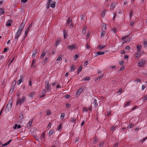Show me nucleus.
<instances>
[{
	"instance_id": "obj_8",
	"label": "nucleus",
	"mask_w": 147,
	"mask_h": 147,
	"mask_svg": "<svg viewBox=\"0 0 147 147\" xmlns=\"http://www.w3.org/2000/svg\"><path fill=\"white\" fill-rule=\"evenodd\" d=\"M21 127L20 125H18L16 124H15L14 126L13 127V129H16V128L20 129Z\"/></svg>"
},
{
	"instance_id": "obj_40",
	"label": "nucleus",
	"mask_w": 147,
	"mask_h": 147,
	"mask_svg": "<svg viewBox=\"0 0 147 147\" xmlns=\"http://www.w3.org/2000/svg\"><path fill=\"white\" fill-rule=\"evenodd\" d=\"M106 12V10H105L104 11H102L101 13V15L102 16H104L105 15V13Z\"/></svg>"
},
{
	"instance_id": "obj_46",
	"label": "nucleus",
	"mask_w": 147,
	"mask_h": 147,
	"mask_svg": "<svg viewBox=\"0 0 147 147\" xmlns=\"http://www.w3.org/2000/svg\"><path fill=\"white\" fill-rule=\"evenodd\" d=\"M133 13V11L132 10H131L129 13V16L130 17V19L131 18Z\"/></svg>"
},
{
	"instance_id": "obj_28",
	"label": "nucleus",
	"mask_w": 147,
	"mask_h": 147,
	"mask_svg": "<svg viewBox=\"0 0 147 147\" xmlns=\"http://www.w3.org/2000/svg\"><path fill=\"white\" fill-rule=\"evenodd\" d=\"M75 68V66L74 65H72L71 67V71H73L74 70Z\"/></svg>"
},
{
	"instance_id": "obj_13",
	"label": "nucleus",
	"mask_w": 147,
	"mask_h": 147,
	"mask_svg": "<svg viewBox=\"0 0 147 147\" xmlns=\"http://www.w3.org/2000/svg\"><path fill=\"white\" fill-rule=\"evenodd\" d=\"M25 25V23H24L23 22L20 25L19 28L20 29H23Z\"/></svg>"
},
{
	"instance_id": "obj_62",
	"label": "nucleus",
	"mask_w": 147,
	"mask_h": 147,
	"mask_svg": "<svg viewBox=\"0 0 147 147\" xmlns=\"http://www.w3.org/2000/svg\"><path fill=\"white\" fill-rule=\"evenodd\" d=\"M88 61H86L84 63V66H85L88 64Z\"/></svg>"
},
{
	"instance_id": "obj_64",
	"label": "nucleus",
	"mask_w": 147,
	"mask_h": 147,
	"mask_svg": "<svg viewBox=\"0 0 147 147\" xmlns=\"http://www.w3.org/2000/svg\"><path fill=\"white\" fill-rule=\"evenodd\" d=\"M90 37V34L89 33H88L87 34L86 38H88Z\"/></svg>"
},
{
	"instance_id": "obj_56",
	"label": "nucleus",
	"mask_w": 147,
	"mask_h": 147,
	"mask_svg": "<svg viewBox=\"0 0 147 147\" xmlns=\"http://www.w3.org/2000/svg\"><path fill=\"white\" fill-rule=\"evenodd\" d=\"M47 115H49L51 114V112L49 110H47Z\"/></svg>"
},
{
	"instance_id": "obj_58",
	"label": "nucleus",
	"mask_w": 147,
	"mask_h": 147,
	"mask_svg": "<svg viewBox=\"0 0 147 147\" xmlns=\"http://www.w3.org/2000/svg\"><path fill=\"white\" fill-rule=\"evenodd\" d=\"M119 64L121 65H124V63L123 61H120V62L119 63Z\"/></svg>"
},
{
	"instance_id": "obj_45",
	"label": "nucleus",
	"mask_w": 147,
	"mask_h": 147,
	"mask_svg": "<svg viewBox=\"0 0 147 147\" xmlns=\"http://www.w3.org/2000/svg\"><path fill=\"white\" fill-rule=\"evenodd\" d=\"M65 117V114L64 113H62L61 114V119H63Z\"/></svg>"
},
{
	"instance_id": "obj_47",
	"label": "nucleus",
	"mask_w": 147,
	"mask_h": 147,
	"mask_svg": "<svg viewBox=\"0 0 147 147\" xmlns=\"http://www.w3.org/2000/svg\"><path fill=\"white\" fill-rule=\"evenodd\" d=\"M143 101H145L147 100V95H146L143 99Z\"/></svg>"
},
{
	"instance_id": "obj_41",
	"label": "nucleus",
	"mask_w": 147,
	"mask_h": 147,
	"mask_svg": "<svg viewBox=\"0 0 147 147\" xmlns=\"http://www.w3.org/2000/svg\"><path fill=\"white\" fill-rule=\"evenodd\" d=\"M136 55V57L137 58H139V57H140V53H137L135 55Z\"/></svg>"
},
{
	"instance_id": "obj_36",
	"label": "nucleus",
	"mask_w": 147,
	"mask_h": 147,
	"mask_svg": "<svg viewBox=\"0 0 147 147\" xmlns=\"http://www.w3.org/2000/svg\"><path fill=\"white\" fill-rule=\"evenodd\" d=\"M4 13V10L3 9H0V15L3 14Z\"/></svg>"
},
{
	"instance_id": "obj_42",
	"label": "nucleus",
	"mask_w": 147,
	"mask_h": 147,
	"mask_svg": "<svg viewBox=\"0 0 147 147\" xmlns=\"http://www.w3.org/2000/svg\"><path fill=\"white\" fill-rule=\"evenodd\" d=\"M76 121V119L75 118H71V121L73 123H74Z\"/></svg>"
},
{
	"instance_id": "obj_19",
	"label": "nucleus",
	"mask_w": 147,
	"mask_h": 147,
	"mask_svg": "<svg viewBox=\"0 0 147 147\" xmlns=\"http://www.w3.org/2000/svg\"><path fill=\"white\" fill-rule=\"evenodd\" d=\"M142 47V45L137 46V51H138V52H140V50H141L140 49H141Z\"/></svg>"
},
{
	"instance_id": "obj_53",
	"label": "nucleus",
	"mask_w": 147,
	"mask_h": 147,
	"mask_svg": "<svg viewBox=\"0 0 147 147\" xmlns=\"http://www.w3.org/2000/svg\"><path fill=\"white\" fill-rule=\"evenodd\" d=\"M33 120H34V118H33L31 120H30L29 121V122L28 123V124H29L30 125H31L32 124V121Z\"/></svg>"
},
{
	"instance_id": "obj_57",
	"label": "nucleus",
	"mask_w": 147,
	"mask_h": 147,
	"mask_svg": "<svg viewBox=\"0 0 147 147\" xmlns=\"http://www.w3.org/2000/svg\"><path fill=\"white\" fill-rule=\"evenodd\" d=\"M16 83V81H14L12 84V86L14 87V85H15Z\"/></svg>"
},
{
	"instance_id": "obj_1",
	"label": "nucleus",
	"mask_w": 147,
	"mask_h": 147,
	"mask_svg": "<svg viewBox=\"0 0 147 147\" xmlns=\"http://www.w3.org/2000/svg\"><path fill=\"white\" fill-rule=\"evenodd\" d=\"M25 99L26 97L25 96H24L21 99H20V98H18L16 104L17 105L19 104L20 105L24 102Z\"/></svg>"
},
{
	"instance_id": "obj_44",
	"label": "nucleus",
	"mask_w": 147,
	"mask_h": 147,
	"mask_svg": "<svg viewBox=\"0 0 147 147\" xmlns=\"http://www.w3.org/2000/svg\"><path fill=\"white\" fill-rule=\"evenodd\" d=\"M144 46L145 47H147V41H146L145 40L144 41Z\"/></svg>"
},
{
	"instance_id": "obj_51",
	"label": "nucleus",
	"mask_w": 147,
	"mask_h": 147,
	"mask_svg": "<svg viewBox=\"0 0 147 147\" xmlns=\"http://www.w3.org/2000/svg\"><path fill=\"white\" fill-rule=\"evenodd\" d=\"M59 44V41H57L56 43L55 44V45L57 46Z\"/></svg>"
},
{
	"instance_id": "obj_54",
	"label": "nucleus",
	"mask_w": 147,
	"mask_h": 147,
	"mask_svg": "<svg viewBox=\"0 0 147 147\" xmlns=\"http://www.w3.org/2000/svg\"><path fill=\"white\" fill-rule=\"evenodd\" d=\"M147 138V137L143 138L141 141V143H143Z\"/></svg>"
},
{
	"instance_id": "obj_60",
	"label": "nucleus",
	"mask_w": 147,
	"mask_h": 147,
	"mask_svg": "<svg viewBox=\"0 0 147 147\" xmlns=\"http://www.w3.org/2000/svg\"><path fill=\"white\" fill-rule=\"evenodd\" d=\"M50 5V4L49 3H47V5H47V9H48L49 8Z\"/></svg>"
},
{
	"instance_id": "obj_30",
	"label": "nucleus",
	"mask_w": 147,
	"mask_h": 147,
	"mask_svg": "<svg viewBox=\"0 0 147 147\" xmlns=\"http://www.w3.org/2000/svg\"><path fill=\"white\" fill-rule=\"evenodd\" d=\"M67 35V32H66V31L65 30L63 32L64 38L65 39H66V36Z\"/></svg>"
},
{
	"instance_id": "obj_6",
	"label": "nucleus",
	"mask_w": 147,
	"mask_h": 147,
	"mask_svg": "<svg viewBox=\"0 0 147 147\" xmlns=\"http://www.w3.org/2000/svg\"><path fill=\"white\" fill-rule=\"evenodd\" d=\"M45 88L47 90H49L50 88V86L49 84V83L48 81H45Z\"/></svg>"
},
{
	"instance_id": "obj_25",
	"label": "nucleus",
	"mask_w": 147,
	"mask_h": 147,
	"mask_svg": "<svg viewBox=\"0 0 147 147\" xmlns=\"http://www.w3.org/2000/svg\"><path fill=\"white\" fill-rule=\"evenodd\" d=\"M19 118L20 120H22L23 118V115L22 113H21L19 117Z\"/></svg>"
},
{
	"instance_id": "obj_12",
	"label": "nucleus",
	"mask_w": 147,
	"mask_h": 147,
	"mask_svg": "<svg viewBox=\"0 0 147 147\" xmlns=\"http://www.w3.org/2000/svg\"><path fill=\"white\" fill-rule=\"evenodd\" d=\"M86 27H84L82 30V34L84 35L86 33Z\"/></svg>"
},
{
	"instance_id": "obj_4",
	"label": "nucleus",
	"mask_w": 147,
	"mask_h": 147,
	"mask_svg": "<svg viewBox=\"0 0 147 147\" xmlns=\"http://www.w3.org/2000/svg\"><path fill=\"white\" fill-rule=\"evenodd\" d=\"M12 107V104L11 103H9L7 104V105L6 106L5 111L6 112H8L9 111L11 108Z\"/></svg>"
},
{
	"instance_id": "obj_18",
	"label": "nucleus",
	"mask_w": 147,
	"mask_h": 147,
	"mask_svg": "<svg viewBox=\"0 0 147 147\" xmlns=\"http://www.w3.org/2000/svg\"><path fill=\"white\" fill-rule=\"evenodd\" d=\"M55 4H56V2L55 1H53L50 5V6L52 8H54L55 7Z\"/></svg>"
},
{
	"instance_id": "obj_38",
	"label": "nucleus",
	"mask_w": 147,
	"mask_h": 147,
	"mask_svg": "<svg viewBox=\"0 0 147 147\" xmlns=\"http://www.w3.org/2000/svg\"><path fill=\"white\" fill-rule=\"evenodd\" d=\"M105 32H104V31H102V32L101 33V38L102 37L105 35Z\"/></svg>"
},
{
	"instance_id": "obj_32",
	"label": "nucleus",
	"mask_w": 147,
	"mask_h": 147,
	"mask_svg": "<svg viewBox=\"0 0 147 147\" xmlns=\"http://www.w3.org/2000/svg\"><path fill=\"white\" fill-rule=\"evenodd\" d=\"M62 127V124H60L59 125L58 127H57V129L58 130H60L61 129V128Z\"/></svg>"
},
{
	"instance_id": "obj_35",
	"label": "nucleus",
	"mask_w": 147,
	"mask_h": 147,
	"mask_svg": "<svg viewBox=\"0 0 147 147\" xmlns=\"http://www.w3.org/2000/svg\"><path fill=\"white\" fill-rule=\"evenodd\" d=\"M90 79V78L89 77H86V78H84L82 79V80L84 81L87 80L89 81Z\"/></svg>"
},
{
	"instance_id": "obj_34",
	"label": "nucleus",
	"mask_w": 147,
	"mask_h": 147,
	"mask_svg": "<svg viewBox=\"0 0 147 147\" xmlns=\"http://www.w3.org/2000/svg\"><path fill=\"white\" fill-rule=\"evenodd\" d=\"M94 140L93 141V143L94 144H95L96 143V142H97L98 140V138L96 137H94Z\"/></svg>"
},
{
	"instance_id": "obj_49",
	"label": "nucleus",
	"mask_w": 147,
	"mask_h": 147,
	"mask_svg": "<svg viewBox=\"0 0 147 147\" xmlns=\"http://www.w3.org/2000/svg\"><path fill=\"white\" fill-rule=\"evenodd\" d=\"M66 105L67 108H69L71 106V105L70 104L68 103H66Z\"/></svg>"
},
{
	"instance_id": "obj_21",
	"label": "nucleus",
	"mask_w": 147,
	"mask_h": 147,
	"mask_svg": "<svg viewBox=\"0 0 147 147\" xmlns=\"http://www.w3.org/2000/svg\"><path fill=\"white\" fill-rule=\"evenodd\" d=\"M20 35L18 34V33H16L15 37V39H16V41H17L18 39V38L20 36Z\"/></svg>"
},
{
	"instance_id": "obj_31",
	"label": "nucleus",
	"mask_w": 147,
	"mask_h": 147,
	"mask_svg": "<svg viewBox=\"0 0 147 147\" xmlns=\"http://www.w3.org/2000/svg\"><path fill=\"white\" fill-rule=\"evenodd\" d=\"M35 93L34 92L31 93L29 95V96L30 97V98H32L33 95H34Z\"/></svg>"
},
{
	"instance_id": "obj_3",
	"label": "nucleus",
	"mask_w": 147,
	"mask_h": 147,
	"mask_svg": "<svg viewBox=\"0 0 147 147\" xmlns=\"http://www.w3.org/2000/svg\"><path fill=\"white\" fill-rule=\"evenodd\" d=\"M32 24H30L29 26L26 29L25 32V36L23 38V39H24L26 37L27 35V33L28 31L30 30V29L32 28Z\"/></svg>"
},
{
	"instance_id": "obj_26",
	"label": "nucleus",
	"mask_w": 147,
	"mask_h": 147,
	"mask_svg": "<svg viewBox=\"0 0 147 147\" xmlns=\"http://www.w3.org/2000/svg\"><path fill=\"white\" fill-rule=\"evenodd\" d=\"M105 47V46H101V45H99L98 47V49H103Z\"/></svg>"
},
{
	"instance_id": "obj_29",
	"label": "nucleus",
	"mask_w": 147,
	"mask_h": 147,
	"mask_svg": "<svg viewBox=\"0 0 147 147\" xmlns=\"http://www.w3.org/2000/svg\"><path fill=\"white\" fill-rule=\"evenodd\" d=\"M45 132H43L42 133V134L41 136L40 137L42 139H44L45 138Z\"/></svg>"
},
{
	"instance_id": "obj_63",
	"label": "nucleus",
	"mask_w": 147,
	"mask_h": 147,
	"mask_svg": "<svg viewBox=\"0 0 147 147\" xmlns=\"http://www.w3.org/2000/svg\"><path fill=\"white\" fill-rule=\"evenodd\" d=\"M118 145V143H115L113 146V147H117Z\"/></svg>"
},
{
	"instance_id": "obj_43",
	"label": "nucleus",
	"mask_w": 147,
	"mask_h": 147,
	"mask_svg": "<svg viewBox=\"0 0 147 147\" xmlns=\"http://www.w3.org/2000/svg\"><path fill=\"white\" fill-rule=\"evenodd\" d=\"M36 53H37V51H36V50H35L33 52L32 55V56H33V55L35 56L36 55Z\"/></svg>"
},
{
	"instance_id": "obj_52",
	"label": "nucleus",
	"mask_w": 147,
	"mask_h": 147,
	"mask_svg": "<svg viewBox=\"0 0 147 147\" xmlns=\"http://www.w3.org/2000/svg\"><path fill=\"white\" fill-rule=\"evenodd\" d=\"M130 38H128L126 39L125 40V42H127L129 41L130 40Z\"/></svg>"
},
{
	"instance_id": "obj_24",
	"label": "nucleus",
	"mask_w": 147,
	"mask_h": 147,
	"mask_svg": "<svg viewBox=\"0 0 147 147\" xmlns=\"http://www.w3.org/2000/svg\"><path fill=\"white\" fill-rule=\"evenodd\" d=\"M122 92V88H120L119 90V91L117 92L118 95L120 94Z\"/></svg>"
},
{
	"instance_id": "obj_39",
	"label": "nucleus",
	"mask_w": 147,
	"mask_h": 147,
	"mask_svg": "<svg viewBox=\"0 0 147 147\" xmlns=\"http://www.w3.org/2000/svg\"><path fill=\"white\" fill-rule=\"evenodd\" d=\"M82 91V88H80L79 89V90L77 91V93H79V95L81 93Z\"/></svg>"
},
{
	"instance_id": "obj_48",
	"label": "nucleus",
	"mask_w": 147,
	"mask_h": 147,
	"mask_svg": "<svg viewBox=\"0 0 147 147\" xmlns=\"http://www.w3.org/2000/svg\"><path fill=\"white\" fill-rule=\"evenodd\" d=\"M53 133V130H51L49 131V135H50V136Z\"/></svg>"
},
{
	"instance_id": "obj_37",
	"label": "nucleus",
	"mask_w": 147,
	"mask_h": 147,
	"mask_svg": "<svg viewBox=\"0 0 147 147\" xmlns=\"http://www.w3.org/2000/svg\"><path fill=\"white\" fill-rule=\"evenodd\" d=\"M97 54L98 55H102L105 54L104 52H97Z\"/></svg>"
},
{
	"instance_id": "obj_2",
	"label": "nucleus",
	"mask_w": 147,
	"mask_h": 147,
	"mask_svg": "<svg viewBox=\"0 0 147 147\" xmlns=\"http://www.w3.org/2000/svg\"><path fill=\"white\" fill-rule=\"evenodd\" d=\"M146 61L144 60H140L139 61L138 63V66L140 67H143L145 65Z\"/></svg>"
},
{
	"instance_id": "obj_16",
	"label": "nucleus",
	"mask_w": 147,
	"mask_h": 147,
	"mask_svg": "<svg viewBox=\"0 0 147 147\" xmlns=\"http://www.w3.org/2000/svg\"><path fill=\"white\" fill-rule=\"evenodd\" d=\"M79 57V55H75L74 57V61H76Z\"/></svg>"
},
{
	"instance_id": "obj_11",
	"label": "nucleus",
	"mask_w": 147,
	"mask_h": 147,
	"mask_svg": "<svg viewBox=\"0 0 147 147\" xmlns=\"http://www.w3.org/2000/svg\"><path fill=\"white\" fill-rule=\"evenodd\" d=\"M93 104H94V106L95 108H96L98 106V104L97 102V100L96 99L94 100V101L93 103Z\"/></svg>"
},
{
	"instance_id": "obj_14",
	"label": "nucleus",
	"mask_w": 147,
	"mask_h": 147,
	"mask_svg": "<svg viewBox=\"0 0 147 147\" xmlns=\"http://www.w3.org/2000/svg\"><path fill=\"white\" fill-rule=\"evenodd\" d=\"M46 52L45 51H44L42 53V55H41L40 58L41 59H43V57L45 56V53Z\"/></svg>"
},
{
	"instance_id": "obj_17",
	"label": "nucleus",
	"mask_w": 147,
	"mask_h": 147,
	"mask_svg": "<svg viewBox=\"0 0 147 147\" xmlns=\"http://www.w3.org/2000/svg\"><path fill=\"white\" fill-rule=\"evenodd\" d=\"M134 126V124L132 123H130L128 126L127 127L126 129H129L131 128L132 127Z\"/></svg>"
},
{
	"instance_id": "obj_33",
	"label": "nucleus",
	"mask_w": 147,
	"mask_h": 147,
	"mask_svg": "<svg viewBox=\"0 0 147 147\" xmlns=\"http://www.w3.org/2000/svg\"><path fill=\"white\" fill-rule=\"evenodd\" d=\"M62 60V56L60 55L56 59V61H61Z\"/></svg>"
},
{
	"instance_id": "obj_61",
	"label": "nucleus",
	"mask_w": 147,
	"mask_h": 147,
	"mask_svg": "<svg viewBox=\"0 0 147 147\" xmlns=\"http://www.w3.org/2000/svg\"><path fill=\"white\" fill-rule=\"evenodd\" d=\"M46 89H44L42 91V94H46Z\"/></svg>"
},
{
	"instance_id": "obj_20",
	"label": "nucleus",
	"mask_w": 147,
	"mask_h": 147,
	"mask_svg": "<svg viewBox=\"0 0 147 147\" xmlns=\"http://www.w3.org/2000/svg\"><path fill=\"white\" fill-rule=\"evenodd\" d=\"M11 141H12V140H9V141L7 142L5 144H3L2 145L3 146H7V145L9 144L11 142Z\"/></svg>"
},
{
	"instance_id": "obj_7",
	"label": "nucleus",
	"mask_w": 147,
	"mask_h": 147,
	"mask_svg": "<svg viewBox=\"0 0 147 147\" xmlns=\"http://www.w3.org/2000/svg\"><path fill=\"white\" fill-rule=\"evenodd\" d=\"M23 78V76H20V79L18 80L17 82V83L18 85H20V84L22 82Z\"/></svg>"
},
{
	"instance_id": "obj_50",
	"label": "nucleus",
	"mask_w": 147,
	"mask_h": 147,
	"mask_svg": "<svg viewBox=\"0 0 147 147\" xmlns=\"http://www.w3.org/2000/svg\"><path fill=\"white\" fill-rule=\"evenodd\" d=\"M115 127H112L111 129V131H113V132L114 130L115 129Z\"/></svg>"
},
{
	"instance_id": "obj_27",
	"label": "nucleus",
	"mask_w": 147,
	"mask_h": 147,
	"mask_svg": "<svg viewBox=\"0 0 147 147\" xmlns=\"http://www.w3.org/2000/svg\"><path fill=\"white\" fill-rule=\"evenodd\" d=\"M11 23L9 21L7 22L6 24V26L7 27H10L11 26Z\"/></svg>"
},
{
	"instance_id": "obj_9",
	"label": "nucleus",
	"mask_w": 147,
	"mask_h": 147,
	"mask_svg": "<svg viewBox=\"0 0 147 147\" xmlns=\"http://www.w3.org/2000/svg\"><path fill=\"white\" fill-rule=\"evenodd\" d=\"M72 20H70V18H69L67 20V23H66V26L68 25L69 24L71 23H72Z\"/></svg>"
},
{
	"instance_id": "obj_22",
	"label": "nucleus",
	"mask_w": 147,
	"mask_h": 147,
	"mask_svg": "<svg viewBox=\"0 0 147 147\" xmlns=\"http://www.w3.org/2000/svg\"><path fill=\"white\" fill-rule=\"evenodd\" d=\"M107 29V27L105 25H103L102 27V31H105Z\"/></svg>"
},
{
	"instance_id": "obj_55",
	"label": "nucleus",
	"mask_w": 147,
	"mask_h": 147,
	"mask_svg": "<svg viewBox=\"0 0 147 147\" xmlns=\"http://www.w3.org/2000/svg\"><path fill=\"white\" fill-rule=\"evenodd\" d=\"M128 36H129V35H127V36H125L123 37H122L121 38V40H124V39H125L126 38H127Z\"/></svg>"
},
{
	"instance_id": "obj_59",
	"label": "nucleus",
	"mask_w": 147,
	"mask_h": 147,
	"mask_svg": "<svg viewBox=\"0 0 147 147\" xmlns=\"http://www.w3.org/2000/svg\"><path fill=\"white\" fill-rule=\"evenodd\" d=\"M83 111L84 112V111H88V110L87 109L86 107H84V109H83Z\"/></svg>"
},
{
	"instance_id": "obj_10",
	"label": "nucleus",
	"mask_w": 147,
	"mask_h": 147,
	"mask_svg": "<svg viewBox=\"0 0 147 147\" xmlns=\"http://www.w3.org/2000/svg\"><path fill=\"white\" fill-rule=\"evenodd\" d=\"M116 5V3H113L111 6L110 7V9L111 10H112L115 7V6Z\"/></svg>"
},
{
	"instance_id": "obj_5",
	"label": "nucleus",
	"mask_w": 147,
	"mask_h": 147,
	"mask_svg": "<svg viewBox=\"0 0 147 147\" xmlns=\"http://www.w3.org/2000/svg\"><path fill=\"white\" fill-rule=\"evenodd\" d=\"M67 48L70 50H72L73 49H76V45L73 44L72 45H68L67 47Z\"/></svg>"
},
{
	"instance_id": "obj_23",
	"label": "nucleus",
	"mask_w": 147,
	"mask_h": 147,
	"mask_svg": "<svg viewBox=\"0 0 147 147\" xmlns=\"http://www.w3.org/2000/svg\"><path fill=\"white\" fill-rule=\"evenodd\" d=\"M131 101H128L124 105V107H127V106L129 105H130V103H131Z\"/></svg>"
},
{
	"instance_id": "obj_15",
	"label": "nucleus",
	"mask_w": 147,
	"mask_h": 147,
	"mask_svg": "<svg viewBox=\"0 0 147 147\" xmlns=\"http://www.w3.org/2000/svg\"><path fill=\"white\" fill-rule=\"evenodd\" d=\"M82 66H80V67L78 68V72L77 74H78L79 73H80L81 71H82Z\"/></svg>"
}]
</instances>
